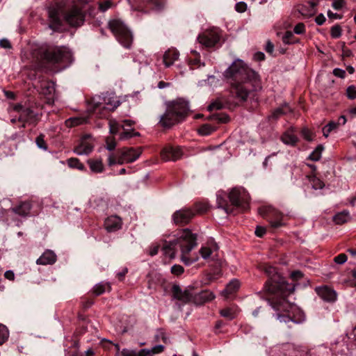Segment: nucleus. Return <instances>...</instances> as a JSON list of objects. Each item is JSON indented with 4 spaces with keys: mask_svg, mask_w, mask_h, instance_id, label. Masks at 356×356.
<instances>
[{
    "mask_svg": "<svg viewBox=\"0 0 356 356\" xmlns=\"http://www.w3.org/2000/svg\"><path fill=\"white\" fill-rule=\"evenodd\" d=\"M266 272L270 279L266 282L265 290L273 296L268 300L273 309L275 311L274 316L281 323L290 322L299 324L304 321L305 317L295 305L286 300V297L295 291V285L288 283L285 278L277 273L275 268L268 266Z\"/></svg>",
    "mask_w": 356,
    "mask_h": 356,
    "instance_id": "nucleus-1",
    "label": "nucleus"
},
{
    "mask_svg": "<svg viewBox=\"0 0 356 356\" xmlns=\"http://www.w3.org/2000/svg\"><path fill=\"white\" fill-rule=\"evenodd\" d=\"M136 136H139L138 132H134V130H124L122 133L120 134V139L125 140Z\"/></svg>",
    "mask_w": 356,
    "mask_h": 356,
    "instance_id": "nucleus-49",
    "label": "nucleus"
},
{
    "mask_svg": "<svg viewBox=\"0 0 356 356\" xmlns=\"http://www.w3.org/2000/svg\"><path fill=\"white\" fill-rule=\"evenodd\" d=\"M172 294L173 297L181 302L183 304H188L193 303V289H181V288L178 285H174L172 286Z\"/></svg>",
    "mask_w": 356,
    "mask_h": 356,
    "instance_id": "nucleus-12",
    "label": "nucleus"
},
{
    "mask_svg": "<svg viewBox=\"0 0 356 356\" xmlns=\"http://www.w3.org/2000/svg\"><path fill=\"white\" fill-rule=\"evenodd\" d=\"M111 290V286L108 282H99L93 288V293L96 296H100L106 291Z\"/></svg>",
    "mask_w": 356,
    "mask_h": 356,
    "instance_id": "nucleus-33",
    "label": "nucleus"
},
{
    "mask_svg": "<svg viewBox=\"0 0 356 356\" xmlns=\"http://www.w3.org/2000/svg\"><path fill=\"white\" fill-rule=\"evenodd\" d=\"M177 245L175 241L166 242L163 246L162 251L163 254L170 259H174L175 257Z\"/></svg>",
    "mask_w": 356,
    "mask_h": 356,
    "instance_id": "nucleus-30",
    "label": "nucleus"
},
{
    "mask_svg": "<svg viewBox=\"0 0 356 356\" xmlns=\"http://www.w3.org/2000/svg\"><path fill=\"white\" fill-rule=\"evenodd\" d=\"M324 147L322 145H318L316 149L309 154L308 159L314 161H318L321 158V154Z\"/></svg>",
    "mask_w": 356,
    "mask_h": 356,
    "instance_id": "nucleus-40",
    "label": "nucleus"
},
{
    "mask_svg": "<svg viewBox=\"0 0 356 356\" xmlns=\"http://www.w3.org/2000/svg\"><path fill=\"white\" fill-rule=\"evenodd\" d=\"M197 237L188 229H184L177 233V237L174 240L181 252V260L186 266L195 262L197 257H189L187 254L196 246Z\"/></svg>",
    "mask_w": 356,
    "mask_h": 356,
    "instance_id": "nucleus-4",
    "label": "nucleus"
},
{
    "mask_svg": "<svg viewBox=\"0 0 356 356\" xmlns=\"http://www.w3.org/2000/svg\"><path fill=\"white\" fill-rule=\"evenodd\" d=\"M106 149L113 151L116 147V142L114 137H107L106 140Z\"/></svg>",
    "mask_w": 356,
    "mask_h": 356,
    "instance_id": "nucleus-51",
    "label": "nucleus"
},
{
    "mask_svg": "<svg viewBox=\"0 0 356 356\" xmlns=\"http://www.w3.org/2000/svg\"><path fill=\"white\" fill-rule=\"evenodd\" d=\"M49 27L54 31L62 30L63 20L60 19L58 10L56 8H51L48 11Z\"/></svg>",
    "mask_w": 356,
    "mask_h": 356,
    "instance_id": "nucleus-18",
    "label": "nucleus"
},
{
    "mask_svg": "<svg viewBox=\"0 0 356 356\" xmlns=\"http://www.w3.org/2000/svg\"><path fill=\"white\" fill-rule=\"evenodd\" d=\"M220 36L217 31H209L200 35L197 40L199 42L206 47H213L219 41Z\"/></svg>",
    "mask_w": 356,
    "mask_h": 356,
    "instance_id": "nucleus-13",
    "label": "nucleus"
},
{
    "mask_svg": "<svg viewBox=\"0 0 356 356\" xmlns=\"http://www.w3.org/2000/svg\"><path fill=\"white\" fill-rule=\"evenodd\" d=\"M215 130L214 127L210 124H203L198 129L199 134L202 136H207L211 134Z\"/></svg>",
    "mask_w": 356,
    "mask_h": 356,
    "instance_id": "nucleus-45",
    "label": "nucleus"
},
{
    "mask_svg": "<svg viewBox=\"0 0 356 356\" xmlns=\"http://www.w3.org/2000/svg\"><path fill=\"white\" fill-rule=\"evenodd\" d=\"M181 121L179 118L167 107L166 111L160 118L159 123L163 127L170 128Z\"/></svg>",
    "mask_w": 356,
    "mask_h": 356,
    "instance_id": "nucleus-19",
    "label": "nucleus"
},
{
    "mask_svg": "<svg viewBox=\"0 0 356 356\" xmlns=\"http://www.w3.org/2000/svg\"><path fill=\"white\" fill-rule=\"evenodd\" d=\"M113 5V3L110 1V0H106L103 2H101L99 3V9L102 11V12H105L108 9H109L110 8H111Z\"/></svg>",
    "mask_w": 356,
    "mask_h": 356,
    "instance_id": "nucleus-56",
    "label": "nucleus"
},
{
    "mask_svg": "<svg viewBox=\"0 0 356 356\" xmlns=\"http://www.w3.org/2000/svg\"><path fill=\"white\" fill-rule=\"evenodd\" d=\"M196 213H203L208 210V205L206 203H196L192 209Z\"/></svg>",
    "mask_w": 356,
    "mask_h": 356,
    "instance_id": "nucleus-47",
    "label": "nucleus"
},
{
    "mask_svg": "<svg viewBox=\"0 0 356 356\" xmlns=\"http://www.w3.org/2000/svg\"><path fill=\"white\" fill-rule=\"evenodd\" d=\"M316 3L315 2H307L299 8V12L305 17H312L316 13Z\"/></svg>",
    "mask_w": 356,
    "mask_h": 356,
    "instance_id": "nucleus-26",
    "label": "nucleus"
},
{
    "mask_svg": "<svg viewBox=\"0 0 356 356\" xmlns=\"http://www.w3.org/2000/svg\"><path fill=\"white\" fill-rule=\"evenodd\" d=\"M289 112H291V108L287 104H284L281 107H279L273 111L271 115V118L277 119L282 115L286 114Z\"/></svg>",
    "mask_w": 356,
    "mask_h": 356,
    "instance_id": "nucleus-34",
    "label": "nucleus"
},
{
    "mask_svg": "<svg viewBox=\"0 0 356 356\" xmlns=\"http://www.w3.org/2000/svg\"><path fill=\"white\" fill-rule=\"evenodd\" d=\"M88 163L90 170L93 172L99 173L104 170V165L100 159H89Z\"/></svg>",
    "mask_w": 356,
    "mask_h": 356,
    "instance_id": "nucleus-32",
    "label": "nucleus"
},
{
    "mask_svg": "<svg viewBox=\"0 0 356 356\" xmlns=\"http://www.w3.org/2000/svg\"><path fill=\"white\" fill-rule=\"evenodd\" d=\"M350 219V216L348 211H343L340 213H338L336 214L334 217V221L337 224H343L348 221H349Z\"/></svg>",
    "mask_w": 356,
    "mask_h": 356,
    "instance_id": "nucleus-36",
    "label": "nucleus"
},
{
    "mask_svg": "<svg viewBox=\"0 0 356 356\" xmlns=\"http://www.w3.org/2000/svg\"><path fill=\"white\" fill-rule=\"evenodd\" d=\"M346 94L349 99H354L356 98V88L353 86L348 87Z\"/></svg>",
    "mask_w": 356,
    "mask_h": 356,
    "instance_id": "nucleus-54",
    "label": "nucleus"
},
{
    "mask_svg": "<svg viewBox=\"0 0 356 356\" xmlns=\"http://www.w3.org/2000/svg\"><path fill=\"white\" fill-rule=\"evenodd\" d=\"M155 341L159 342L162 341L164 343L168 344L170 343V339L167 337L163 330L159 329L156 331L154 336Z\"/></svg>",
    "mask_w": 356,
    "mask_h": 356,
    "instance_id": "nucleus-42",
    "label": "nucleus"
},
{
    "mask_svg": "<svg viewBox=\"0 0 356 356\" xmlns=\"http://www.w3.org/2000/svg\"><path fill=\"white\" fill-rule=\"evenodd\" d=\"M9 337V331L6 326L0 324V345L3 344Z\"/></svg>",
    "mask_w": 356,
    "mask_h": 356,
    "instance_id": "nucleus-46",
    "label": "nucleus"
},
{
    "mask_svg": "<svg viewBox=\"0 0 356 356\" xmlns=\"http://www.w3.org/2000/svg\"><path fill=\"white\" fill-rule=\"evenodd\" d=\"M40 92L48 99H52L55 92V83L49 81H42L40 83Z\"/></svg>",
    "mask_w": 356,
    "mask_h": 356,
    "instance_id": "nucleus-24",
    "label": "nucleus"
},
{
    "mask_svg": "<svg viewBox=\"0 0 356 356\" xmlns=\"http://www.w3.org/2000/svg\"><path fill=\"white\" fill-rule=\"evenodd\" d=\"M215 298L213 293L208 290L202 291L198 293L193 292V303L200 305L206 302L211 301Z\"/></svg>",
    "mask_w": 356,
    "mask_h": 356,
    "instance_id": "nucleus-21",
    "label": "nucleus"
},
{
    "mask_svg": "<svg viewBox=\"0 0 356 356\" xmlns=\"http://www.w3.org/2000/svg\"><path fill=\"white\" fill-rule=\"evenodd\" d=\"M184 271V268L181 265L175 264L171 268V273L175 275H180Z\"/></svg>",
    "mask_w": 356,
    "mask_h": 356,
    "instance_id": "nucleus-53",
    "label": "nucleus"
},
{
    "mask_svg": "<svg viewBox=\"0 0 356 356\" xmlns=\"http://www.w3.org/2000/svg\"><path fill=\"white\" fill-rule=\"evenodd\" d=\"M31 209V204L29 202H22L17 207L10 209L14 213L23 217L27 216Z\"/></svg>",
    "mask_w": 356,
    "mask_h": 356,
    "instance_id": "nucleus-25",
    "label": "nucleus"
},
{
    "mask_svg": "<svg viewBox=\"0 0 356 356\" xmlns=\"http://www.w3.org/2000/svg\"><path fill=\"white\" fill-rule=\"evenodd\" d=\"M315 291L318 296L325 302H334L337 300V294L336 291L327 286L316 287Z\"/></svg>",
    "mask_w": 356,
    "mask_h": 356,
    "instance_id": "nucleus-17",
    "label": "nucleus"
},
{
    "mask_svg": "<svg viewBox=\"0 0 356 356\" xmlns=\"http://www.w3.org/2000/svg\"><path fill=\"white\" fill-rule=\"evenodd\" d=\"M331 36L333 38H339L341 35V28L339 25L333 26L330 31Z\"/></svg>",
    "mask_w": 356,
    "mask_h": 356,
    "instance_id": "nucleus-50",
    "label": "nucleus"
},
{
    "mask_svg": "<svg viewBox=\"0 0 356 356\" xmlns=\"http://www.w3.org/2000/svg\"><path fill=\"white\" fill-rule=\"evenodd\" d=\"M224 76L231 85L232 92L243 102L252 92L261 89L259 75L241 60H234L225 71Z\"/></svg>",
    "mask_w": 356,
    "mask_h": 356,
    "instance_id": "nucleus-2",
    "label": "nucleus"
},
{
    "mask_svg": "<svg viewBox=\"0 0 356 356\" xmlns=\"http://www.w3.org/2000/svg\"><path fill=\"white\" fill-rule=\"evenodd\" d=\"M14 110L19 113L17 120L23 122V127L26 123L33 124L37 120V115L30 108L17 104L15 106Z\"/></svg>",
    "mask_w": 356,
    "mask_h": 356,
    "instance_id": "nucleus-10",
    "label": "nucleus"
},
{
    "mask_svg": "<svg viewBox=\"0 0 356 356\" xmlns=\"http://www.w3.org/2000/svg\"><path fill=\"white\" fill-rule=\"evenodd\" d=\"M235 9L238 13H243L247 9V5L243 1L238 2L236 3Z\"/></svg>",
    "mask_w": 356,
    "mask_h": 356,
    "instance_id": "nucleus-60",
    "label": "nucleus"
},
{
    "mask_svg": "<svg viewBox=\"0 0 356 356\" xmlns=\"http://www.w3.org/2000/svg\"><path fill=\"white\" fill-rule=\"evenodd\" d=\"M164 350L163 345H156L152 348H143L137 353V356H154L156 354H159Z\"/></svg>",
    "mask_w": 356,
    "mask_h": 356,
    "instance_id": "nucleus-29",
    "label": "nucleus"
},
{
    "mask_svg": "<svg viewBox=\"0 0 356 356\" xmlns=\"http://www.w3.org/2000/svg\"><path fill=\"white\" fill-rule=\"evenodd\" d=\"M301 136L307 141H312L313 140V135L312 131L306 127L302 129Z\"/></svg>",
    "mask_w": 356,
    "mask_h": 356,
    "instance_id": "nucleus-52",
    "label": "nucleus"
},
{
    "mask_svg": "<svg viewBox=\"0 0 356 356\" xmlns=\"http://www.w3.org/2000/svg\"><path fill=\"white\" fill-rule=\"evenodd\" d=\"M334 260L338 264H343L347 261V256L346 254H340L335 257Z\"/></svg>",
    "mask_w": 356,
    "mask_h": 356,
    "instance_id": "nucleus-58",
    "label": "nucleus"
},
{
    "mask_svg": "<svg viewBox=\"0 0 356 356\" xmlns=\"http://www.w3.org/2000/svg\"><path fill=\"white\" fill-rule=\"evenodd\" d=\"M108 26L117 40L124 47L129 49L133 42V36L125 24L119 19H113L109 22Z\"/></svg>",
    "mask_w": 356,
    "mask_h": 356,
    "instance_id": "nucleus-7",
    "label": "nucleus"
},
{
    "mask_svg": "<svg viewBox=\"0 0 356 356\" xmlns=\"http://www.w3.org/2000/svg\"><path fill=\"white\" fill-rule=\"evenodd\" d=\"M123 159L126 163H132L136 161L142 153L140 148L135 149L134 147H124L121 149Z\"/></svg>",
    "mask_w": 356,
    "mask_h": 356,
    "instance_id": "nucleus-20",
    "label": "nucleus"
},
{
    "mask_svg": "<svg viewBox=\"0 0 356 356\" xmlns=\"http://www.w3.org/2000/svg\"><path fill=\"white\" fill-rule=\"evenodd\" d=\"M108 124L110 133L112 134H116L121 127V125H120L119 123L113 119L109 120ZM122 127L124 129V125H122Z\"/></svg>",
    "mask_w": 356,
    "mask_h": 356,
    "instance_id": "nucleus-44",
    "label": "nucleus"
},
{
    "mask_svg": "<svg viewBox=\"0 0 356 356\" xmlns=\"http://www.w3.org/2000/svg\"><path fill=\"white\" fill-rule=\"evenodd\" d=\"M259 214L266 218L273 228H278L284 225L283 215L271 206H263L259 209Z\"/></svg>",
    "mask_w": 356,
    "mask_h": 356,
    "instance_id": "nucleus-9",
    "label": "nucleus"
},
{
    "mask_svg": "<svg viewBox=\"0 0 356 356\" xmlns=\"http://www.w3.org/2000/svg\"><path fill=\"white\" fill-rule=\"evenodd\" d=\"M333 74L339 78H344L346 75V72L343 70L335 68L333 70Z\"/></svg>",
    "mask_w": 356,
    "mask_h": 356,
    "instance_id": "nucleus-64",
    "label": "nucleus"
},
{
    "mask_svg": "<svg viewBox=\"0 0 356 356\" xmlns=\"http://www.w3.org/2000/svg\"><path fill=\"white\" fill-rule=\"evenodd\" d=\"M182 154L183 153L180 147L167 146L162 149L161 152V157L165 161H175L179 159L182 156Z\"/></svg>",
    "mask_w": 356,
    "mask_h": 356,
    "instance_id": "nucleus-16",
    "label": "nucleus"
},
{
    "mask_svg": "<svg viewBox=\"0 0 356 356\" xmlns=\"http://www.w3.org/2000/svg\"><path fill=\"white\" fill-rule=\"evenodd\" d=\"M42 60L51 65L61 64L65 67L72 61V53L65 47L49 48L41 54Z\"/></svg>",
    "mask_w": 356,
    "mask_h": 356,
    "instance_id": "nucleus-6",
    "label": "nucleus"
},
{
    "mask_svg": "<svg viewBox=\"0 0 356 356\" xmlns=\"http://www.w3.org/2000/svg\"><path fill=\"white\" fill-rule=\"evenodd\" d=\"M86 121H87V120L85 118L74 117V118H70L67 119L65 121V124L68 127H72L82 124L86 122Z\"/></svg>",
    "mask_w": 356,
    "mask_h": 356,
    "instance_id": "nucleus-37",
    "label": "nucleus"
},
{
    "mask_svg": "<svg viewBox=\"0 0 356 356\" xmlns=\"http://www.w3.org/2000/svg\"><path fill=\"white\" fill-rule=\"evenodd\" d=\"M170 111H173L182 121L187 116L189 111L188 103L182 99H178L168 105Z\"/></svg>",
    "mask_w": 356,
    "mask_h": 356,
    "instance_id": "nucleus-11",
    "label": "nucleus"
},
{
    "mask_svg": "<svg viewBox=\"0 0 356 356\" xmlns=\"http://www.w3.org/2000/svg\"><path fill=\"white\" fill-rule=\"evenodd\" d=\"M345 5V2L343 0H334L333 2H332V7L335 9V10H340Z\"/></svg>",
    "mask_w": 356,
    "mask_h": 356,
    "instance_id": "nucleus-61",
    "label": "nucleus"
},
{
    "mask_svg": "<svg viewBox=\"0 0 356 356\" xmlns=\"http://www.w3.org/2000/svg\"><path fill=\"white\" fill-rule=\"evenodd\" d=\"M44 138V135H42V134L39 135L35 139V143H36L37 146L40 149H42L43 150H47V143H46Z\"/></svg>",
    "mask_w": 356,
    "mask_h": 356,
    "instance_id": "nucleus-48",
    "label": "nucleus"
},
{
    "mask_svg": "<svg viewBox=\"0 0 356 356\" xmlns=\"http://www.w3.org/2000/svg\"><path fill=\"white\" fill-rule=\"evenodd\" d=\"M303 277V273L300 270H295L291 273V278L293 281L300 280Z\"/></svg>",
    "mask_w": 356,
    "mask_h": 356,
    "instance_id": "nucleus-59",
    "label": "nucleus"
},
{
    "mask_svg": "<svg viewBox=\"0 0 356 356\" xmlns=\"http://www.w3.org/2000/svg\"><path fill=\"white\" fill-rule=\"evenodd\" d=\"M281 140L284 144L291 146H295L298 141V137L294 134L292 129L285 131L282 134Z\"/></svg>",
    "mask_w": 356,
    "mask_h": 356,
    "instance_id": "nucleus-28",
    "label": "nucleus"
},
{
    "mask_svg": "<svg viewBox=\"0 0 356 356\" xmlns=\"http://www.w3.org/2000/svg\"><path fill=\"white\" fill-rule=\"evenodd\" d=\"M67 163L68 166L71 168H76L80 170H83L84 169L83 164L81 163L76 158H70L67 159Z\"/></svg>",
    "mask_w": 356,
    "mask_h": 356,
    "instance_id": "nucleus-43",
    "label": "nucleus"
},
{
    "mask_svg": "<svg viewBox=\"0 0 356 356\" xmlns=\"http://www.w3.org/2000/svg\"><path fill=\"white\" fill-rule=\"evenodd\" d=\"M293 38V34L291 31L286 32L285 35L283 37V42L285 44H291L294 43L295 40L292 38Z\"/></svg>",
    "mask_w": 356,
    "mask_h": 356,
    "instance_id": "nucleus-55",
    "label": "nucleus"
},
{
    "mask_svg": "<svg viewBox=\"0 0 356 356\" xmlns=\"http://www.w3.org/2000/svg\"><path fill=\"white\" fill-rule=\"evenodd\" d=\"M293 31L296 34H302L305 31V24L302 22L297 24L293 29Z\"/></svg>",
    "mask_w": 356,
    "mask_h": 356,
    "instance_id": "nucleus-57",
    "label": "nucleus"
},
{
    "mask_svg": "<svg viewBox=\"0 0 356 356\" xmlns=\"http://www.w3.org/2000/svg\"><path fill=\"white\" fill-rule=\"evenodd\" d=\"M56 261V255L49 250H46L36 261L38 265H51Z\"/></svg>",
    "mask_w": 356,
    "mask_h": 356,
    "instance_id": "nucleus-23",
    "label": "nucleus"
},
{
    "mask_svg": "<svg viewBox=\"0 0 356 356\" xmlns=\"http://www.w3.org/2000/svg\"><path fill=\"white\" fill-rule=\"evenodd\" d=\"M250 197L242 188H234L228 195L220 191L217 194L218 207L227 214H236L238 209L245 211L248 208Z\"/></svg>",
    "mask_w": 356,
    "mask_h": 356,
    "instance_id": "nucleus-3",
    "label": "nucleus"
},
{
    "mask_svg": "<svg viewBox=\"0 0 356 356\" xmlns=\"http://www.w3.org/2000/svg\"><path fill=\"white\" fill-rule=\"evenodd\" d=\"M195 216V212L191 209L184 208L175 211L172 215V220L176 225H185Z\"/></svg>",
    "mask_w": 356,
    "mask_h": 356,
    "instance_id": "nucleus-14",
    "label": "nucleus"
},
{
    "mask_svg": "<svg viewBox=\"0 0 356 356\" xmlns=\"http://www.w3.org/2000/svg\"><path fill=\"white\" fill-rule=\"evenodd\" d=\"M122 356H137V353L134 350L124 348L121 351Z\"/></svg>",
    "mask_w": 356,
    "mask_h": 356,
    "instance_id": "nucleus-62",
    "label": "nucleus"
},
{
    "mask_svg": "<svg viewBox=\"0 0 356 356\" xmlns=\"http://www.w3.org/2000/svg\"><path fill=\"white\" fill-rule=\"evenodd\" d=\"M191 53L193 54L194 57L189 59V65L192 66H197V67L204 66V63L200 62V54L195 50H192Z\"/></svg>",
    "mask_w": 356,
    "mask_h": 356,
    "instance_id": "nucleus-41",
    "label": "nucleus"
},
{
    "mask_svg": "<svg viewBox=\"0 0 356 356\" xmlns=\"http://www.w3.org/2000/svg\"><path fill=\"white\" fill-rule=\"evenodd\" d=\"M217 247L216 245H213L212 247H209L208 245L202 246L200 250V253L202 257L204 259H207L210 257L213 250H216Z\"/></svg>",
    "mask_w": 356,
    "mask_h": 356,
    "instance_id": "nucleus-38",
    "label": "nucleus"
},
{
    "mask_svg": "<svg viewBox=\"0 0 356 356\" xmlns=\"http://www.w3.org/2000/svg\"><path fill=\"white\" fill-rule=\"evenodd\" d=\"M91 103L94 113L100 118H106L109 112L114 111L120 104L116 97L108 93L104 94L102 97H93Z\"/></svg>",
    "mask_w": 356,
    "mask_h": 356,
    "instance_id": "nucleus-5",
    "label": "nucleus"
},
{
    "mask_svg": "<svg viewBox=\"0 0 356 356\" xmlns=\"http://www.w3.org/2000/svg\"><path fill=\"white\" fill-rule=\"evenodd\" d=\"M266 229L261 226H257L255 229V234L258 237H262L266 234Z\"/></svg>",
    "mask_w": 356,
    "mask_h": 356,
    "instance_id": "nucleus-63",
    "label": "nucleus"
},
{
    "mask_svg": "<svg viewBox=\"0 0 356 356\" xmlns=\"http://www.w3.org/2000/svg\"><path fill=\"white\" fill-rule=\"evenodd\" d=\"M239 281L233 280L227 284L226 288L221 292V294L227 298L229 295L235 293L239 289Z\"/></svg>",
    "mask_w": 356,
    "mask_h": 356,
    "instance_id": "nucleus-31",
    "label": "nucleus"
},
{
    "mask_svg": "<svg viewBox=\"0 0 356 356\" xmlns=\"http://www.w3.org/2000/svg\"><path fill=\"white\" fill-rule=\"evenodd\" d=\"M122 225L121 218L117 216H109L104 222L105 228L109 232H115L121 229Z\"/></svg>",
    "mask_w": 356,
    "mask_h": 356,
    "instance_id": "nucleus-22",
    "label": "nucleus"
},
{
    "mask_svg": "<svg viewBox=\"0 0 356 356\" xmlns=\"http://www.w3.org/2000/svg\"><path fill=\"white\" fill-rule=\"evenodd\" d=\"M309 181L314 189H321L324 187V183L315 175L308 176Z\"/></svg>",
    "mask_w": 356,
    "mask_h": 356,
    "instance_id": "nucleus-39",
    "label": "nucleus"
},
{
    "mask_svg": "<svg viewBox=\"0 0 356 356\" xmlns=\"http://www.w3.org/2000/svg\"><path fill=\"white\" fill-rule=\"evenodd\" d=\"M94 148L93 143L89 135L83 136L79 144L75 147L74 152L78 155H87L90 154Z\"/></svg>",
    "mask_w": 356,
    "mask_h": 356,
    "instance_id": "nucleus-15",
    "label": "nucleus"
},
{
    "mask_svg": "<svg viewBox=\"0 0 356 356\" xmlns=\"http://www.w3.org/2000/svg\"><path fill=\"white\" fill-rule=\"evenodd\" d=\"M179 54L177 49H169L163 55V63L166 67L171 66L179 58Z\"/></svg>",
    "mask_w": 356,
    "mask_h": 356,
    "instance_id": "nucleus-27",
    "label": "nucleus"
},
{
    "mask_svg": "<svg viewBox=\"0 0 356 356\" xmlns=\"http://www.w3.org/2000/svg\"><path fill=\"white\" fill-rule=\"evenodd\" d=\"M237 309L234 307H227L220 310V314L222 316L232 320L237 316Z\"/></svg>",
    "mask_w": 356,
    "mask_h": 356,
    "instance_id": "nucleus-35",
    "label": "nucleus"
},
{
    "mask_svg": "<svg viewBox=\"0 0 356 356\" xmlns=\"http://www.w3.org/2000/svg\"><path fill=\"white\" fill-rule=\"evenodd\" d=\"M63 20L70 26H81L85 21L84 12L81 8L72 6L64 13Z\"/></svg>",
    "mask_w": 356,
    "mask_h": 356,
    "instance_id": "nucleus-8",
    "label": "nucleus"
}]
</instances>
